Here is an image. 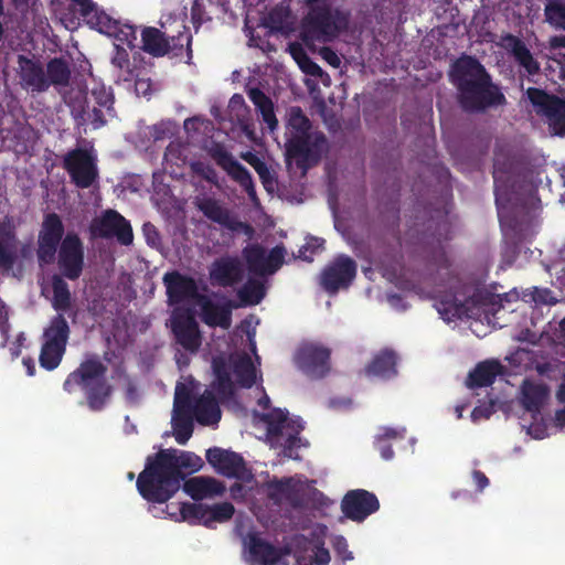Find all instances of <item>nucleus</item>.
Masks as SVG:
<instances>
[{
  "mask_svg": "<svg viewBox=\"0 0 565 565\" xmlns=\"http://www.w3.org/2000/svg\"><path fill=\"white\" fill-rule=\"evenodd\" d=\"M72 113L76 118L84 119L86 111V102L84 99L71 102Z\"/></svg>",
  "mask_w": 565,
  "mask_h": 565,
  "instance_id": "nucleus-62",
  "label": "nucleus"
},
{
  "mask_svg": "<svg viewBox=\"0 0 565 565\" xmlns=\"http://www.w3.org/2000/svg\"><path fill=\"white\" fill-rule=\"evenodd\" d=\"M206 460L216 472L239 480L241 482L235 486L245 487L242 493H245L248 491L249 487H253L255 482L253 476L238 454L221 448H213L207 450Z\"/></svg>",
  "mask_w": 565,
  "mask_h": 565,
  "instance_id": "nucleus-19",
  "label": "nucleus"
},
{
  "mask_svg": "<svg viewBox=\"0 0 565 565\" xmlns=\"http://www.w3.org/2000/svg\"><path fill=\"white\" fill-rule=\"evenodd\" d=\"M92 95L100 107L99 109H93L94 119L92 124L94 128H99L104 124V120L100 118L104 115V110L109 115L111 113L113 96L105 87L93 90Z\"/></svg>",
  "mask_w": 565,
  "mask_h": 565,
  "instance_id": "nucleus-41",
  "label": "nucleus"
},
{
  "mask_svg": "<svg viewBox=\"0 0 565 565\" xmlns=\"http://www.w3.org/2000/svg\"><path fill=\"white\" fill-rule=\"evenodd\" d=\"M556 398L559 403L565 404V370L562 373L561 383L556 391ZM555 419L559 426L565 427V409L557 412Z\"/></svg>",
  "mask_w": 565,
  "mask_h": 565,
  "instance_id": "nucleus-53",
  "label": "nucleus"
},
{
  "mask_svg": "<svg viewBox=\"0 0 565 565\" xmlns=\"http://www.w3.org/2000/svg\"><path fill=\"white\" fill-rule=\"evenodd\" d=\"M322 245L323 241L321 238L312 237L299 249L298 257L303 260L311 262L313 250L321 248Z\"/></svg>",
  "mask_w": 565,
  "mask_h": 565,
  "instance_id": "nucleus-52",
  "label": "nucleus"
},
{
  "mask_svg": "<svg viewBox=\"0 0 565 565\" xmlns=\"http://www.w3.org/2000/svg\"><path fill=\"white\" fill-rule=\"evenodd\" d=\"M520 403L530 414L532 422L526 423L522 418V427L534 439H543L547 436V425L543 417V409L550 399V390L540 380L525 379L520 387Z\"/></svg>",
  "mask_w": 565,
  "mask_h": 565,
  "instance_id": "nucleus-15",
  "label": "nucleus"
},
{
  "mask_svg": "<svg viewBox=\"0 0 565 565\" xmlns=\"http://www.w3.org/2000/svg\"><path fill=\"white\" fill-rule=\"evenodd\" d=\"M72 2L90 28L106 35L115 33L118 29V21L96 8L90 0H72Z\"/></svg>",
  "mask_w": 565,
  "mask_h": 565,
  "instance_id": "nucleus-29",
  "label": "nucleus"
},
{
  "mask_svg": "<svg viewBox=\"0 0 565 565\" xmlns=\"http://www.w3.org/2000/svg\"><path fill=\"white\" fill-rule=\"evenodd\" d=\"M84 263L83 246L75 234L68 233L62 241L58 252V266L70 279L79 277Z\"/></svg>",
  "mask_w": 565,
  "mask_h": 565,
  "instance_id": "nucleus-25",
  "label": "nucleus"
},
{
  "mask_svg": "<svg viewBox=\"0 0 565 565\" xmlns=\"http://www.w3.org/2000/svg\"><path fill=\"white\" fill-rule=\"evenodd\" d=\"M405 429H393V428H382L381 433L375 438V445L379 448L381 456L385 460H390L393 458V450L387 445L390 440L404 437Z\"/></svg>",
  "mask_w": 565,
  "mask_h": 565,
  "instance_id": "nucleus-44",
  "label": "nucleus"
},
{
  "mask_svg": "<svg viewBox=\"0 0 565 565\" xmlns=\"http://www.w3.org/2000/svg\"><path fill=\"white\" fill-rule=\"evenodd\" d=\"M108 36H113L114 43L120 44V47L135 49L138 45L137 30L128 24L118 23V29Z\"/></svg>",
  "mask_w": 565,
  "mask_h": 565,
  "instance_id": "nucleus-47",
  "label": "nucleus"
},
{
  "mask_svg": "<svg viewBox=\"0 0 565 565\" xmlns=\"http://www.w3.org/2000/svg\"><path fill=\"white\" fill-rule=\"evenodd\" d=\"M17 246L13 235L12 221L7 216L0 217V267L9 269L15 257Z\"/></svg>",
  "mask_w": 565,
  "mask_h": 565,
  "instance_id": "nucleus-34",
  "label": "nucleus"
},
{
  "mask_svg": "<svg viewBox=\"0 0 565 565\" xmlns=\"http://www.w3.org/2000/svg\"><path fill=\"white\" fill-rule=\"evenodd\" d=\"M341 507L347 518L361 522L377 511L380 504L374 494L359 489L348 492Z\"/></svg>",
  "mask_w": 565,
  "mask_h": 565,
  "instance_id": "nucleus-27",
  "label": "nucleus"
},
{
  "mask_svg": "<svg viewBox=\"0 0 565 565\" xmlns=\"http://www.w3.org/2000/svg\"><path fill=\"white\" fill-rule=\"evenodd\" d=\"M214 394L217 395V399L222 403L227 402L232 397L230 396L225 401L221 399L218 386L215 379L214 382L212 383L211 390L205 391V393L195 403L192 409V413L195 416L196 420L202 425L216 424L221 418V411Z\"/></svg>",
  "mask_w": 565,
  "mask_h": 565,
  "instance_id": "nucleus-28",
  "label": "nucleus"
},
{
  "mask_svg": "<svg viewBox=\"0 0 565 565\" xmlns=\"http://www.w3.org/2000/svg\"><path fill=\"white\" fill-rule=\"evenodd\" d=\"M493 178L495 184V202L498 206V215L505 235L508 231H514L518 235L523 236L525 220L530 223L532 217L541 209V201L535 193H531L525 201L513 204L512 195L505 180V172L500 167L499 159L494 162Z\"/></svg>",
  "mask_w": 565,
  "mask_h": 565,
  "instance_id": "nucleus-9",
  "label": "nucleus"
},
{
  "mask_svg": "<svg viewBox=\"0 0 565 565\" xmlns=\"http://www.w3.org/2000/svg\"><path fill=\"white\" fill-rule=\"evenodd\" d=\"M343 19L333 14L323 0H312L310 12L302 23V39L308 45L316 41L328 42L335 36L342 26Z\"/></svg>",
  "mask_w": 565,
  "mask_h": 565,
  "instance_id": "nucleus-16",
  "label": "nucleus"
},
{
  "mask_svg": "<svg viewBox=\"0 0 565 565\" xmlns=\"http://www.w3.org/2000/svg\"><path fill=\"white\" fill-rule=\"evenodd\" d=\"M142 231L149 245L157 246L159 244V234L153 225L145 224Z\"/></svg>",
  "mask_w": 565,
  "mask_h": 565,
  "instance_id": "nucleus-60",
  "label": "nucleus"
},
{
  "mask_svg": "<svg viewBox=\"0 0 565 565\" xmlns=\"http://www.w3.org/2000/svg\"><path fill=\"white\" fill-rule=\"evenodd\" d=\"M493 412L491 404H482L473 408L471 412V420L479 423L480 420L488 419Z\"/></svg>",
  "mask_w": 565,
  "mask_h": 565,
  "instance_id": "nucleus-57",
  "label": "nucleus"
},
{
  "mask_svg": "<svg viewBox=\"0 0 565 565\" xmlns=\"http://www.w3.org/2000/svg\"><path fill=\"white\" fill-rule=\"evenodd\" d=\"M245 106V102L242 95L235 94L230 100V109L233 111H239Z\"/></svg>",
  "mask_w": 565,
  "mask_h": 565,
  "instance_id": "nucleus-63",
  "label": "nucleus"
},
{
  "mask_svg": "<svg viewBox=\"0 0 565 565\" xmlns=\"http://www.w3.org/2000/svg\"><path fill=\"white\" fill-rule=\"evenodd\" d=\"M291 54L296 62L298 63L299 67L307 74L312 76H319L322 78L323 83H327L329 81V76L324 74V72L321 70V67L313 63L309 57H307L300 49L291 46Z\"/></svg>",
  "mask_w": 565,
  "mask_h": 565,
  "instance_id": "nucleus-46",
  "label": "nucleus"
},
{
  "mask_svg": "<svg viewBox=\"0 0 565 565\" xmlns=\"http://www.w3.org/2000/svg\"><path fill=\"white\" fill-rule=\"evenodd\" d=\"M262 396L258 405L264 408L255 414V426L266 431V439L274 448H280L284 456L296 458L292 450L300 445L299 433L303 428L299 417H289L280 408L268 409L269 397L259 388Z\"/></svg>",
  "mask_w": 565,
  "mask_h": 565,
  "instance_id": "nucleus-8",
  "label": "nucleus"
},
{
  "mask_svg": "<svg viewBox=\"0 0 565 565\" xmlns=\"http://www.w3.org/2000/svg\"><path fill=\"white\" fill-rule=\"evenodd\" d=\"M70 74L67 64L62 60L55 58L47 64L45 77L49 86H61L67 84Z\"/></svg>",
  "mask_w": 565,
  "mask_h": 565,
  "instance_id": "nucleus-43",
  "label": "nucleus"
},
{
  "mask_svg": "<svg viewBox=\"0 0 565 565\" xmlns=\"http://www.w3.org/2000/svg\"><path fill=\"white\" fill-rule=\"evenodd\" d=\"M327 533L323 524H305L301 533L284 548H277L250 533L243 539V558L247 565H288L292 554L296 565H329L331 555L324 547Z\"/></svg>",
  "mask_w": 565,
  "mask_h": 565,
  "instance_id": "nucleus-2",
  "label": "nucleus"
},
{
  "mask_svg": "<svg viewBox=\"0 0 565 565\" xmlns=\"http://www.w3.org/2000/svg\"><path fill=\"white\" fill-rule=\"evenodd\" d=\"M526 97L534 111L548 126L551 135L565 136V92L562 96L548 95L537 88H529Z\"/></svg>",
  "mask_w": 565,
  "mask_h": 565,
  "instance_id": "nucleus-17",
  "label": "nucleus"
},
{
  "mask_svg": "<svg viewBox=\"0 0 565 565\" xmlns=\"http://www.w3.org/2000/svg\"><path fill=\"white\" fill-rule=\"evenodd\" d=\"M186 148L181 146L180 143H170L164 153V164L166 169L173 175H178L179 172L173 168L181 167L185 164V156L184 152Z\"/></svg>",
  "mask_w": 565,
  "mask_h": 565,
  "instance_id": "nucleus-45",
  "label": "nucleus"
},
{
  "mask_svg": "<svg viewBox=\"0 0 565 565\" xmlns=\"http://www.w3.org/2000/svg\"><path fill=\"white\" fill-rule=\"evenodd\" d=\"M116 49V54L113 57L111 62L115 66L120 70L128 68V54L126 52V47H120V44L114 43Z\"/></svg>",
  "mask_w": 565,
  "mask_h": 565,
  "instance_id": "nucleus-58",
  "label": "nucleus"
},
{
  "mask_svg": "<svg viewBox=\"0 0 565 565\" xmlns=\"http://www.w3.org/2000/svg\"><path fill=\"white\" fill-rule=\"evenodd\" d=\"M234 507L228 502L206 505L202 503H182L178 507L167 505L166 509L151 507L150 512L161 518L167 515L173 521L199 522L212 527L215 523L228 521L234 514Z\"/></svg>",
  "mask_w": 565,
  "mask_h": 565,
  "instance_id": "nucleus-14",
  "label": "nucleus"
},
{
  "mask_svg": "<svg viewBox=\"0 0 565 565\" xmlns=\"http://www.w3.org/2000/svg\"><path fill=\"white\" fill-rule=\"evenodd\" d=\"M356 273L354 262L347 256L337 257L320 276V284L329 294L348 288Z\"/></svg>",
  "mask_w": 565,
  "mask_h": 565,
  "instance_id": "nucleus-22",
  "label": "nucleus"
},
{
  "mask_svg": "<svg viewBox=\"0 0 565 565\" xmlns=\"http://www.w3.org/2000/svg\"><path fill=\"white\" fill-rule=\"evenodd\" d=\"M169 300L178 305L171 318V327L178 342L188 351L194 352L201 344L198 323L193 313L211 326L227 329L231 324V310L216 298H209L198 292L193 279L179 273H168L163 277Z\"/></svg>",
  "mask_w": 565,
  "mask_h": 565,
  "instance_id": "nucleus-1",
  "label": "nucleus"
},
{
  "mask_svg": "<svg viewBox=\"0 0 565 565\" xmlns=\"http://www.w3.org/2000/svg\"><path fill=\"white\" fill-rule=\"evenodd\" d=\"M19 67L22 83L26 88L36 92H43L49 88L45 73L36 63L20 56Z\"/></svg>",
  "mask_w": 565,
  "mask_h": 565,
  "instance_id": "nucleus-35",
  "label": "nucleus"
},
{
  "mask_svg": "<svg viewBox=\"0 0 565 565\" xmlns=\"http://www.w3.org/2000/svg\"><path fill=\"white\" fill-rule=\"evenodd\" d=\"M161 28L164 30L163 33L157 29H146L142 31V49L153 55H163L169 52L179 55V51L184 49L190 60L192 55L191 35L184 25V17H162Z\"/></svg>",
  "mask_w": 565,
  "mask_h": 565,
  "instance_id": "nucleus-12",
  "label": "nucleus"
},
{
  "mask_svg": "<svg viewBox=\"0 0 565 565\" xmlns=\"http://www.w3.org/2000/svg\"><path fill=\"white\" fill-rule=\"evenodd\" d=\"M198 206L210 220L222 225L230 224V215L227 211L223 209L217 201L206 198L199 199Z\"/></svg>",
  "mask_w": 565,
  "mask_h": 565,
  "instance_id": "nucleus-40",
  "label": "nucleus"
},
{
  "mask_svg": "<svg viewBox=\"0 0 565 565\" xmlns=\"http://www.w3.org/2000/svg\"><path fill=\"white\" fill-rule=\"evenodd\" d=\"M8 328H7V311L2 301L0 300V335L2 338L1 347H9L11 352V356L13 359L18 358L20 354V349L23 347L25 342V337L23 333H20L15 337V339L11 342L8 341Z\"/></svg>",
  "mask_w": 565,
  "mask_h": 565,
  "instance_id": "nucleus-42",
  "label": "nucleus"
},
{
  "mask_svg": "<svg viewBox=\"0 0 565 565\" xmlns=\"http://www.w3.org/2000/svg\"><path fill=\"white\" fill-rule=\"evenodd\" d=\"M242 273V266L236 258L223 257L213 263L210 277L216 285L232 286L239 280Z\"/></svg>",
  "mask_w": 565,
  "mask_h": 565,
  "instance_id": "nucleus-30",
  "label": "nucleus"
},
{
  "mask_svg": "<svg viewBox=\"0 0 565 565\" xmlns=\"http://www.w3.org/2000/svg\"><path fill=\"white\" fill-rule=\"evenodd\" d=\"M546 20L557 29L565 30V4L561 2H551L545 8Z\"/></svg>",
  "mask_w": 565,
  "mask_h": 565,
  "instance_id": "nucleus-48",
  "label": "nucleus"
},
{
  "mask_svg": "<svg viewBox=\"0 0 565 565\" xmlns=\"http://www.w3.org/2000/svg\"><path fill=\"white\" fill-rule=\"evenodd\" d=\"M183 491L194 500H202L223 494V483L211 477H194L183 484Z\"/></svg>",
  "mask_w": 565,
  "mask_h": 565,
  "instance_id": "nucleus-32",
  "label": "nucleus"
},
{
  "mask_svg": "<svg viewBox=\"0 0 565 565\" xmlns=\"http://www.w3.org/2000/svg\"><path fill=\"white\" fill-rule=\"evenodd\" d=\"M104 373L105 367L99 361L88 359L67 376L64 390L73 393L81 387L87 396L88 406L98 411L105 405L110 394V388L104 381Z\"/></svg>",
  "mask_w": 565,
  "mask_h": 565,
  "instance_id": "nucleus-13",
  "label": "nucleus"
},
{
  "mask_svg": "<svg viewBox=\"0 0 565 565\" xmlns=\"http://www.w3.org/2000/svg\"><path fill=\"white\" fill-rule=\"evenodd\" d=\"M473 479H475L477 487L480 490L484 489L489 484L488 478L479 471L473 472Z\"/></svg>",
  "mask_w": 565,
  "mask_h": 565,
  "instance_id": "nucleus-64",
  "label": "nucleus"
},
{
  "mask_svg": "<svg viewBox=\"0 0 565 565\" xmlns=\"http://www.w3.org/2000/svg\"><path fill=\"white\" fill-rule=\"evenodd\" d=\"M500 45L510 52L519 65L529 75H534L540 71V64L534 60L531 52L524 43L513 35H504L500 40Z\"/></svg>",
  "mask_w": 565,
  "mask_h": 565,
  "instance_id": "nucleus-31",
  "label": "nucleus"
},
{
  "mask_svg": "<svg viewBox=\"0 0 565 565\" xmlns=\"http://www.w3.org/2000/svg\"><path fill=\"white\" fill-rule=\"evenodd\" d=\"M242 158L257 171V173L263 179L265 184L269 182L267 179L269 175V171L265 163L256 154L252 152H246L242 156Z\"/></svg>",
  "mask_w": 565,
  "mask_h": 565,
  "instance_id": "nucleus-50",
  "label": "nucleus"
},
{
  "mask_svg": "<svg viewBox=\"0 0 565 565\" xmlns=\"http://www.w3.org/2000/svg\"><path fill=\"white\" fill-rule=\"evenodd\" d=\"M151 89V84L149 79L146 78H139L135 83V90L138 96L147 97L149 95V92Z\"/></svg>",
  "mask_w": 565,
  "mask_h": 565,
  "instance_id": "nucleus-61",
  "label": "nucleus"
},
{
  "mask_svg": "<svg viewBox=\"0 0 565 565\" xmlns=\"http://www.w3.org/2000/svg\"><path fill=\"white\" fill-rule=\"evenodd\" d=\"M64 166L79 188L90 186L98 174L96 153L92 148H78L68 152L64 159Z\"/></svg>",
  "mask_w": 565,
  "mask_h": 565,
  "instance_id": "nucleus-20",
  "label": "nucleus"
},
{
  "mask_svg": "<svg viewBox=\"0 0 565 565\" xmlns=\"http://www.w3.org/2000/svg\"><path fill=\"white\" fill-rule=\"evenodd\" d=\"M367 375L390 377L395 373V356L392 352L385 351L374 358L366 369Z\"/></svg>",
  "mask_w": 565,
  "mask_h": 565,
  "instance_id": "nucleus-39",
  "label": "nucleus"
},
{
  "mask_svg": "<svg viewBox=\"0 0 565 565\" xmlns=\"http://www.w3.org/2000/svg\"><path fill=\"white\" fill-rule=\"evenodd\" d=\"M175 130V124L171 120H163L151 127V135L154 140L163 139L164 137L173 135Z\"/></svg>",
  "mask_w": 565,
  "mask_h": 565,
  "instance_id": "nucleus-51",
  "label": "nucleus"
},
{
  "mask_svg": "<svg viewBox=\"0 0 565 565\" xmlns=\"http://www.w3.org/2000/svg\"><path fill=\"white\" fill-rule=\"evenodd\" d=\"M248 97L255 105L256 109L260 113L269 131L274 132L278 126V120L274 113L273 102L258 88L249 89Z\"/></svg>",
  "mask_w": 565,
  "mask_h": 565,
  "instance_id": "nucleus-37",
  "label": "nucleus"
},
{
  "mask_svg": "<svg viewBox=\"0 0 565 565\" xmlns=\"http://www.w3.org/2000/svg\"><path fill=\"white\" fill-rule=\"evenodd\" d=\"M249 322L244 321L239 331L246 333L249 352H235L230 356L228 362H225L222 358L213 360V372L216 376L222 401L234 395L236 384L243 387H250L256 383L257 379L262 380L252 359V355H254L259 364V358L256 355L255 331L247 330Z\"/></svg>",
  "mask_w": 565,
  "mask_h": 565,
  "instance_id": "nucleus-6",
  "label": "nucleus"
},
{
  "mask_svg": "<svg viewBox=\"0 0 565 565\" xmlns=\"http://www.w3.org/2000/svg\"><path fill=\"white\" fill-rule=\"evenodd\" d=\"M50 288L53 291V307L56 310H66L71 301V294L68 291L67 284L61 277L54 275L50 284L45 281L42 284L43 294L49 292Z\"/></svg>",
  "mask_w": 565,
  "mask_h": 565,
  "instance_id": "nucleus-38",
  "label": "nucleus"
},
{
  "mask_svg": "<svg viewBox=\"0 0 565 565\" xmlns=\"http://www.w3.org/2000/svg\"><path fill=\"white\" fill-rule=\"evenodd\" d=\"M326 138L310 131L308 118L299 107H291L287 115L286 125V158L291 168L296 166L302 174L316 163L326 149Z\"/></svg>",
  "mask_w": 565,
  "mask_h": 565,
  "instance_id": "nucleus-7",
  "label": "nucleus"
},
{
  "mask_svg": "<svg viewBox=\"0 0 565 565\" xmlns=\"http://www.w3.org/2000/svg\"><path fill=\"white\" fill-rule=\"evenodd\" d=\"M202 467V460L193 452L178 449L161 450L153 460H148L137 479V488L143 499L164 503L180 489L181 470L191 472Z\"/></svg>",
  "mask_w": 565,
  "mask_h": 565,
  "instance_id": "nucleus-3",
  "label": "nucleus"
},
{
  "mask_svg": "<svg viewBox=\"0 0 565 565\" xmlns=\"http://www.w3.org/2000/svg\"><path fill=\"white\" fill-rule=\"evenodd\" d=\"M547 271L555 277L561 288H565V245L558 250V259L547 267Z\"/></svg>",
  "mask_w": 565,
  "mask_h": 565,
  "instance_id": "nucleus-49",
  "label": "nucleus"
},
{
  "mask_svg": "<svg viewBox=\"0 0 565 565\" xmlns=\"http://www.w3.org/2000/svg\"><path fill=\"white\" fill-rule=\"evenodd\" d=\"M533 300L536 303L542 305H553L557 301V299L553 296V294L545 288H537L535 287L532 291Z\"/></svg>",
  "mask_w": 565,
  "mask_h": 565,
  "instance_id": "nucleus-54",
  "label": "nucleus"
},
{
  "mask_svg": "<svg viewBox=\"0 0 565 565\" xmlns=\"http://www.w3.org/2000/svg\"><path fill=\"white\" fill-rule=\"evenodd\" d=\"M68 339V326L62 316L55 317L44 330L40 364L51 371L58 366Z\"/></svg>",
  "mask_w": 565,
  "mask_h": 565,
  "instance_id": "nucleus-18",
  "label": "nucleus"
},
{
  "mask_svg": "<svg viewBox=\"0 0 565 565\" xmlns=\"http://www.w3.org/2000/svg\"><path fill=\"white\" fill-rule=\"evenodd\" d=\"M320 55L328 64H330L333 67H339L341 64V60L338 56V54L329 47L321 49Z\"/></svg>",
  "mask_w": 565,
  "mask_h": 565,
  "instance_id": "nucleus-59",
  "label": "nucleus"
},
{
  "mask_svg": "<svg viewBox=\"0 0 565 565\" xmlns=\"http://www.w3.org/2000/svg\"><path fill=\"white\" fill-rule=\"evenodd\" d=\"M501 301L502 299L498 296L478 295L466 299V294L456 292L455 295H446L437 299L435 307L440 317L447 322L470 318L493 324V317L500 310Z\"/></svg>",
  "mask_w": 565,
  "mask_h": 565,
  "instance_id": "nucleus-11",
  "label": "nucleus"
},
{
  "mask_svg": "<svg viewBox=\"0 0 565 565\" xmlns=\"http://www.w3.org/2000/svg\"><path fill=\"white\" fill-rule=\"evenodd\" d=\"M217 163L248 193L252 200L256 199V192L248 171L225 151L215 154Z\"/></svg>",
  "mask_w": 565,
  "mask_h": 565,
  "instance_id": "nucleus-33",
  "label": "nucleus"
},
{
  "mask_svg": "<svg viewBox=\"0 0 565 565\" xmlns=\"http://www.w3.org/2000/svg\"><path fill=\"white\" fill-rule=\"evenodd\" d=\"M333 547H334L337 554L343 561H352L353 559V553L348 550V542L343 536L339 535L333 539Z\"/></svg>",
  "mask_w": 565,
  "mask_h": 565,
  "instance_id": "nucleus-55",
  "label": "nucleus"
},
{
  "mask_svg": "<svg viewBox=\"0 0 565 565\" xmlns=\"http://www.w3.org/2000/svg\"><path fill=\"white\" fill-rule=\"evenodd\" d=\"M190 166L194 173L203 177L207 181L213 182L215 180V172L209 164H205L200 161H195V162H191Z\"/></svg>",
  "mask_w": 565,
  "mask_h": 565,
  "instance_id": "nucleus-56",
  "label": "nucleus"
},
{
  "mask_svg": "<svg viewBox=\"0 0 565 565\" xmlns=\"http://www.w3.org/2000/svg\"><path fill=\"white\" fill-rule=\"evenodd\" d=\"M501 372V366L498 362L488 361L480 363L470 374L467 385L471 388L488 386L493 383L497 375Z\"/></svg>",
  "mask_w": 565,
  "mask_h": 565,
  "instance_id": "nucleus-36",
  "label": "nucleus"
},
{
  "mask_svg": "<svg viewBox=\"0 0 565 565\" xmlns=\"http://www.w3.org/2000/svg\"><path fill=\"white\" fill-rule=\"evenodd\" d=\"M64 227L61 218L56 214H49L43 224L39 236V260L43 264L53 262L56 245L61 241Z\"/></svg>",
  "mask_w": 565,
  "mask_h": 565,
  "instance_id": "nucleus-26",
  "label": "nucleus"
},
{
  "mask_svg": "<svg viewBox=\"0 0 565 565\" xmlns=\"http://www.w3.org/2000/svg\"><path fill=\"white\" fill-rule=\"evenodd\" d=\"M192 381L188 383H178L174 393V404L172 412V428L175 440L184 445L192 436L193 425L190 417L189 398L192 391Z\"/></svg>",
  "mask_w": 565,
  "mask_h": 565,
  "instance_id": "nucleus-21",
  "label": "nucleus"
},
{
  "mask_svg": "<svg viewBox=\"0 0 565 565\" xmlns=\"http://www.w3.org/2000/svg\"><path fill=\"white\" fill-rule=\"evenodd\" d=\"M244 488V486H233L231 488V495L235 500H242L249 504L250 509L258 518H260V501H263L265 497L275 504L291 507H299L307 503L326 505L328 501L323 493L313 487V481H309L299 476L273 479L265 486H259V482L255 481L253 487L248 488V491L242 493Z\"/></svg>",
  "mask_w": 565,
  "mask_h": 565,
  "instance_id": "nucleus-4",
  "label": "nucleus"
},
{
  "mask_svg": "<svg viewBox=\"0 0 565 565\" xmlns=\"http://www.w3.org/2000/svg\"><path fill=\"white\" fill-rule=\"evenodd\" d=\"M329 350L318 343L302 344L297 354V365L309 376H323L329 370Z\"/></svg>",
  "mask_w": 565,
  "mask_h": 565,
  "instance_id": "nucleus-24",
  "label": "nucleus"
},
{
  "mask_svg": "<svg viewBox=\"0 0 565 565\" xmlns=\"http://www.w3.org/2000/svg\"><path fill=\"white\" fill-rule=\"evenodd\" d=\"M451 78L467 110H480L504 102L503 94L490 83L482 65L470 56H462L454 64Z\"/></svg>",
  "mask_w": 565,
  "mask_h": 565,
  "instance_id": "nucleus-5",
  "label": "nucleus"
},
{
  "mask_svg": "<svg viewBox=\"0 0 565 565\" xmlns=\"http://www.w3.org/2000/svg\"><path fill=\"white\" fill-rule=\"evenodd\" d=\"M90 232L93 236H116L124 245H129L134 237L130 224L113 210L106 211L102 216L96 217L92 222Z\"/></svg>",
  "mask_w": 565,
  "mask_h": 565,
  "instance_id": "nucleus-23",
  "label": "nucleus"
},
{
  "mask_svg": "<svg viewBox=\"0 0 565 565\" xmlns=\"http://www.w3.org/2000/svg\"><path fill=\"white\" fill-rule=\"evenodd\" d=\"M250 277L238 290V298L244 305H256L265 296L264 276L274 274L282 264L285 250L275 247L266 252L258 245H250L244 249Z\"/></svg>",
  "mask_w": 565,
  "mask_h": 565,
  "instance_id": "nucleus-10",
  "label": "nucleus"
}]
</instances>
